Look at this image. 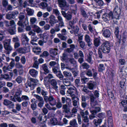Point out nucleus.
<instances>
[{
    "label": "nucleus",
    "mask_w": 127,
    "mask_h": 127,
    "mask_svg": "<svg viewBox=\"0 0 127 127\" xmlns=\"http://www.w3.org/2000/svg\"><path fill=\"white\" fill-rule=\"evenodd\" d=\"M102 52L105 53H108L111 49L110 44L109 41H105L103 42L100 47Z\"/></svg>",
    "instance_id": "obj_1"
},
{
    "label": "nucleus",
    "mask_w": 127,
    "mask_h": 127,
    "mask_svg": "<svg viewBox=\"0 0 127 127\" xmlns=\"http://www.w3.org/2000/svg\"><path fill=\"white\" fill-rule=\"evenodd\" d=\"M58 2L59 6L62 10L66 11L69 9V5L66 0H58Z\"/></svg>",
    "instance_id": "obj_2"
},
{
    "label": "nucleus",
    "mask_w": 127,
    "mask_h": 127,
    "mask_svg": "<svg viewBox=\"0 0 127 127\" xmlns=\"http://www.w3.org/2000/svg\"><path fill=\"white\" fill-rule=\"evenodd\" d=\"M102 18L104 21L108 22L110 20L115 18L113 12L110 11L108 13L104 14L102 15Z\"/></svg>",
    "instance_id": "obj_3"
},
{
    "label": "nucleus",
    "mask_w": 127,
    "mask_h": 127,
    "mask_svg": "<svg viewBox=\"0 0 127 127\" xmlns=\"http://www.w3.org/2000/svg\"><path fill=\"white\" fill-rule=\"evenodd\" d=\"M114 18L117 19H119V17L121 13L120 7L117 5H116L114 10Z\"/></svg>",
    "instance_id": "obj_4"
},
{
    "label": "nucleus",
    "mask_w": 127,
    "mask_h": 127,
    "mask_svg": "<svg viewBox=\"0 0 127 127\" xmlns=\"http://www.w3.org/2000/svg\"><path fill=\"white\" fill-rule=\"evenodd\" d=\"M67 94L70 95L72 97L75 96V94L76 95H78V93L76 88L74 87H70L68 88V90L67 91Z\"/></svg>",
    "instance_id": "obj_5"
},
{
    "label": "nucleus",
    "mask_w": 127,
    "mask_h": 127,
    "mask_svg": "<svg viewBox=\"0 0 127 127\" xmlns=\"http://www.w3.org/2000/svg\"><path fill=\"white\" fill-rule=\"evenodd\" d=\"M90 104L92 108H95V106L97 104V102L95 100V97L92 94L90 97Z\"/></svg>",
    "instance_id": "obj_6"
},
{
    "label": "nucleus",
    "mask_w": 127,
    "mask_h": 127,
    "mask_svg": "<svg viewBox=\"0 0 127 127\" xmlns=\"http://www.w3.org/2000/svg\"><path fill=\"white\" fill-rule=\"evenodd\" d=\"M103 36L106 38L109 37L111 35V32L110 30L103 28L102 31Z\"/></svg>",
    "instance_id": "obj_7"
},
{
    "label": "nucleus",
    "mask_w": 127,
    "mask_h": 127,
    "mask_svg": "<svg viewBox=\"0 0 127 127\" xmlns=\"http://www.w3.org/2000/svg\"><path fill=\"white\" fill-rule=\"evenodd\" d=\"M50 83L53 89L55 91L58 90V87L57 86L58 83L56 80L55 79H52L50 80Z\"/></svg>",
    "instance_id": "obj_8"
},
{
    "label": "nucleus",
    "mask_w": 127,
    "mask_h": 127,
    "mask_svg": "<svg viewBox=\"0 0 127 127\" xmlns=\"http://www.w3.org/2000/svg\"><path fill=\"white\" fill-rule=\"evenodd\" d=\"M72 30L70 31V32L71 34H74L75 35L77 36L78 34L79 29L77 26H72Z\"/></svg>",
    "instance_id": "obj_9"
},
{
    "label": "nucleus",
    "mask_w": 127,
    "mask_h": 127,
    "mask_svg": "<svg viewBox=\"0 0 127 127\" xmlns=\"http://www.w3.org/2000/svg\"><path fill=\"white\" fill-rule=\"evenodd\" d=\"M17 100L19 102H20L22 101H26L29 100V97L27 96L23 95L21 97H19L16 98Z\"/></svg>",
    "instance_id": "obj_10"
},
{
    "label": "nucleus",
    "mask_w": 127,
    "mask_h": 127,
    "mask_svg": "<svg viewBox=\"0 0 127 127\" xmlns=\"http://www.w3.org/2000/svg\"><path fill=\"white\" fill-rule=\"evenodd\" d=\"M65 11H62L61 13L63 16L68 20H70L72 18V15L70 14H67L65 12Z\"/></svg>",
    "instance_id": "obj_11"
},
{
    "label": "nucleus",
    "mask_w": 127,
    "mask_h": 127,
    "mask_svg": "<svg viewBox=\"0 0 127 127\" xmlns=\"http://www.w3.org/2000/svg\"><path fill=\"white\" fill-rule=\"evenodd\" d=\"M29 73L32 77L36 78L38 74V72L36 70L32 69L29 70Z\"/></svg>",
    "instance_id": "obj_12"
},
{
    "label": "nucleus",
    "mask_w": 127,
    "mask_h": 127,
    "mask_svg": "<svg viewBox=\"0 0 127 127\" xmlns=\"http://www.w3.org/2000/svg\"><path fill=\"white\" fill-rule=\"evenodd\" d=\"M48 102L52 106H54L56 104V101L52 96L50 95L49 96Z\"/></svg>",
    "instance_id": "obj_13"
},
{
    "label": "nucleus",
    "mask_w": 127,
    "mask_h": 127,
    "mask_svg": "<svg viewBox=\"0 0 127 127\" xmlns=\"http://www.w3.org/2000/svg\"><path fill=\"white\" fill-rule=\"evenodd\" d=\"M55 17L53 15H51L49 17V23L51 26H53L55 23Z\"/></svg>",
    "instance_id": "obj_14"
},
{
    "label": "nucleus",
    "mask_w": 127,
    "mask_h": 127,
    "mask_svg": "<svg viewBox=\"0 0 127 127\" xmlns=\"http://www.w3.org/2000/svg\"><path fill=\"white\" fill-rule=\"evenodd\" d=\"M32 28H33V31L37 33H41L42 32V31L40 28L36 25H34L33 26Z\"/></svg>",
    "instance_id": "obj_15"
},
{
    "label": "nucleus",
    "mask_w": 127,
    "mask_h": 127,
    "mask_svg": "<svg viewBox=\"0 0 127 127\" xmlns=\"http://www.w3.org/2000/svg\"><path fill=\"white\" fill-rule=\"evenodd\" d=\"M73 105L75 107H78V102L79 98L73 96L72 97Z\"/></svg>",
    "instance_id": "obj_16"
},
{
    "label": "nucleus",
    "mask_w": 127,
    "mask_h": 127,
    "mask_svg": "<svg viewBox=\"0 0 127 127\" xmlns=\"http://www.w3.org/2000/svg\"><path fill=\"white\" fill-rule=\"evenodd\" d=\"M96 85L95 82L90 81L87 84L88 88L90 90H92L95 87Z\"/></svg>",
    "instance_id": "obj_17"
},
{
    "label": "nucleus",
    "mask_w": 127,
    "mask_h": 127,
    "mask_svg": "<svg viewBox=\"0 0 127 127\" xmlns=\"http://www.w3.org/2000/svg\"><path fill=\"white\" fill-rule=\"evenodd\" d=\"M66 68L71 71L73 73L74 76L75 77L77 76L78 74V72L74 70V68H71V66H68L66 67Z\"/></svg>",
    "instance_id": "obj_18"
},
{
    "label": "nucleus",
    "mask_w": 127,
    "mask_h": 127,
    "mask_svg": "<svg viewBox=\"0 0 127 127\" xmlns=\"http://www.w3.org/2000/svg\"><path fill=\"white\" fill-rule=\"evenodd\" d=\"M94 45L97 47L100 45L101 42L100 39L98 38H95L93 40Z\"/></svg>",
    "instance_id": "obj_19"
},
{
    "label": "nucleus",
    "mask_w": 127,
    "mask_h": 127,
    "mask_svg": "<svg viewBox=\"0 0 127 127\" xmlns=\"http://www.w3.org/2000/svg\"><path fill=\"white\" fill-rule=\"evenodd\" d=\"M66 89V88L64 85H61L59 89L60 93L63 95H64L65 94Z\"/></svg>",
    "instance_id": "obj_20"
},
{
    "label": "nucleus",
    "mask_w": 127,
    "mask_h": 127,
    "mask_svg": "<svg viewBox=\"0 0 127 127\" xmlns=\"http://www.w3.org/2000/svg\"><path fill=\"white\" fill-rule=\"evenodd\" d=\"M58 50L56 48H50V49L49 52L50 54L54 56H56L58 54Z\"/></svg>",
    "instance_id": "obj_21"
},
{
    "label": "nucleus",
    "mask_w": 127,
    "mask_h": 127,
    "mask_svg": "<svg viewBox=\"0 0 127 127\" xmlns=\"http://www.w3.org/2000/svg\"><path fill=\"white\" fill-rule=\"evenodd\" d=\"M42 67L44 70V74H46L49 73L50 71L49 70L48 67L46 64H43L42 66Z\"/></svg>",
    "instance_id": "obj_22"
},
{
    "label": "nucleus",
    "mask_w": 127,
    "mask_h": 127,
    "mask_svg": "<svg viewBox=\"0 0 127 127\" xmlns=\"http://www.w3.org/2000/svg\"><path fill=\"white\" fill-rule=\"evenodd\" d=\"M69 124L73 127H78V124L75 119L71 120L69 122Z\"/></svg>",
    "instance_id": "obj_23"
},
{
    "label": "nucleus",
    "mask_w": 127,
    "mask_h": 127,
    "mask_svg": "<svg viewBox=\"0 0 127 127\" xmlns=\"http://www.w3.org/2000/svg\"><path fill=\"white\" fill-rule=\"evenodd\" d=\"M8 32L11 35L16 34V28L15 27H13L8 29Z\"/></svg>",
    "instance_id": "obj_24"
},
{
    "label": "nucleus",
    "mask_w": 127,
    "mask_h": 127,
    "mask_svg": "<svg viewBox=\"0 0 127 127\" xmlns=\"http://www.w3.org/2000/svg\"><path fill=\"white\" fill-rule=\"evenodd\" d=\"M36 85L34 84L31 83V82H29L28 81L27 83L25 84V86L27 88H28L29 87H30L32 90L34 89Z\"/></svg>",
    "instance_id": "obj_25"
},
{
    "label": "nucleus",
    "mask_w": 127,
    "mask_h": 127,
    "mask_svg": "<svg viewBox=\"0 0 127 127\" xmlns=\"http://www.w3.org/2000/svg\"><path fill=\"white\" fill-rule=\"evenodd\" d=\"M119 27H117L115 28L114 33L117 38L118 39L120 40L121 39V36H119Z\"/></svg>",
    "instance_id": "obj_26"
},
{
    "label": "nucleus",
    "mask_w": 127,
    "mask_h": 127,
    "mask_svg": "<svg viewBox=\"0 0 127 127\" xmlns=\"http://www.w3.org/2000/svg\"><path fill=\"white\" fill-rule=\"evenodd\" d=\"M41 48L38 47H34L33 48V51L36 54H38L41 52Z\"/></svg>",
    "instance_id": "obj_27"
},
{
    "label": "nucleus",
    "mask_w": 127,
    "mask_h": 127,
    "mask_svg": "<svg viewBox=\"0 0 127 127\" xmlns=\"http://www.w3.org/2000/svg\"><path fill=\"white\" fill-rule=\"evenodd\" d=\"M102 120L101 119H94L93 121V123L95 125L97 126L99 125L102 122Z\"/></svg>",
    "instance_id": "obj_28"
},
{
    "label": "nucleus",
    "mask_w": 127,
    "mask_h": 127,
    "mask_svg": "<svg viewBox=\"0 0 127 127\" xmlns=\"http://www.w3.org/2000/svg\"><path fill=\"white\" fill-rule=\"evenodd\" d=\"M28 15L29 16L33 15L34 12V10L29 8H27L26 10Z\"/></svg>",
    "instance_id": "obj_29"
},
{
    "label": "nucleus",
    "mask_w": 127,
    "mask_h": 127,
    "mask_svg": "<svg viewBox=\"0 0 127 127\" xmlns=\"http://www.w3.org/2000/svg\"><path fill=\"white\" fill-rule=\"evenodd\" d=\"M80 11L81 14L83 17L86 18L88 17V16L87 13V12L84 9L81 8H80Z\"/></svg>",
    "instance_id": "obj_30"
},
{
    "label": "nucleus",
    "mask_w": 127,
    "mask_h": 127,
    "mask_svg": "<svg viewBox=\"0 0 127 127\" xmlns=\"http://www.w3.org/2000/svg\"><path fill=\"white\" fill-rule=\"evenodd\" d=\"M45 106L48 110H50L55 111L57 109V108L55 107H52L48 103H46Z\"/></svg>",
    "instance_id": "obj_31"
},
{
    "label": "nucleus",
    "mask_w": 127,
    "mask_h": 127,
    "mask_svg": "<svg viewBox=\"0 0 127 127\" xmlns=\"http://www.w3.org/2000/svg\"><path fill=\"white\" fill-rule=\"evenodd\" d=\"M1 75L2 78L7 81H10L11 79V78L8 74H1Z\"/></svg>",
    "instance_id": "obj_32"
},
{
    "label": "nucleus",
    "mask_w": 127,
    "mask_h": 127,
    "mask_svg": "<svg viewBox=\"0 0 127 127\" xmlns=\"http://www.w3.org/2000/svg\"><path fill=\"white\" fill-rule=\"evenodd\" d=\"M64 26V25H63L59 24H56L54 27V29L56 32H57L60 31V28H62Z\"/></svg>",
    "instance_id": "obj_33"
},
{
    "label": "nucleus",
    "mask_w": 127,
    "mask_h": 127,
    "mask_svg": "<svg viewBox=\"0 0 127 127\" xmlns=\"http://www.w3.org/2000/svg\"><path fill=\"white\" fill-rule=\"evenodd\" d=\"M59 24L64 25L62 17L61 15H58L57 17Z\"/></svg>",
    "instance_id": "obj_34"
},
{
    "label": "nucleus",
    "mask_w": 127,
    "mask_h": 127,
    "mask_svg": "<svg viewBox=\"0 0 127 127\" xmlns=\"http://www.w3.org/2000/svg\"><path fill=\"white\" fill-rule=\"evenodd\" d=\"M28 79L30 81V82H31V83L35 84V83H38V81L37 79L33 78L30 77H28Z\"/></svg>",
    "instance_id": "obj_35"
},
{
    "label": "nucleus",
    "mask_w": 127,
    "mask_h": 127,
    "mask_svg": "<svg viewBox=\"0 0 127 127\" xmlns=\"http://www.w3.org/2000/svg\"><path fill=\"white\" fill-rule=\"evenodd\" d=\"M17 51L19 53L23 54L27 52L26 47H20L17 49Z\"/></svg>",
    "instance_id": "obj_36"
},
{
    "label": "nucleus",
    "mask_w": 127,
    "mask_h": 127,
    "mask_svg": "<svg viewBox=\"0 0 127 127\" xmlns=\"http://www.w3.org/2000/svg\"><path fill=\"white\" fill-rule=\"evenodd\" d=\"M82 91L86 93L87 94L90 96V97L91 95H92V94H93L92 93V92L89 90L87 87H83L82 90Z\"/></svg>",
    "instance_id": "obj_37"
},
{
    "label": "nucleus",
    "mask_w": 127,
    "mask_h": 127,
    "mask_svg": "<svg viewBox=\"0 0 127 127\" xmlns=\"http://www.w3.org/2000/svg\"><path fill=\"white\" fill-rule=\"evenodd\" d=\"M94 1L95 2L96 5L100 6H102L104 4V2L102 0H92Z\"/></svg>",
    "instance_id": "obj_38"
},
{
    "label": "nucleus",
    "mask_w": 127,
    "mask_h": 127,
    "mask_svg": "<svg viewBox=\"0 0 127 127\" xmlns=\"http://www.w3.org/2000/svg\"><path fill=\"white\" fill-rule=\"evenodd\" d=\"M68 60L70 63L73 65V66L74 67L77 66L76 62L73 58H69Z\"/></svg>",
    "instance_id": "obj_39"
},
{
    "label": "nucleus",
    "mask_w": 127,
    "mask_h": 127,
    "mask_svg": "<svg viewBox=\"0 0 127 127\" xmlns=\"http://www.w3.org/2000/svg\"><path fill=\"white\" fill-rule=\"evenodd\" d=\"M77 20L78 19L76 17L75 18L73 19L72 21L69 22V24L70 26L71 27H72L73 25L76 23L77 21Z\"/></svg>",
    "instance_id": "obj_40"
},
{
    "label": "nucleus",
    "mask_w": 127,
    "mask_h": 127,
    "mask_svg": "<svg viewBox=\"0 0 127 127\" xmlns=\"http://www.w3.org/2000/svg\"><path fill=\"white\" fill-rule=\"evenodd\" d=\"M40 7L43 9H45L47 7L48 4L46 2H42L40 3Z\"/></svg>",
    "instance_id": "obj_41"
},
{
    "label": "nucleus",
    "mask_w": 127,
    "mask_h": 127,
    "mask_svg": "<svg viewBox=\"0 0 127 127\" xmlns=\"http://www.w3.org/2000/svg\"><path fill=\"white\" fill-rule=\"evenodd\" d=\"M11 40V39H5L3 42L4 46L10 45Z\"/></svg>",
    "instance_id": "obj_42"
},
{
    "label": "nucleus",
    "mask_w": 127,
    "mask_h": 127,
    "mask_svg": "<svg viewBox=\"0 0 127 127\" xmlns=\"http://www.w3.org/2000/svg\"><path fill=\"white\" fill-rule=\"evenodd\" d=\"M62 58L63 61H65L66 62H68V60L69 59L68 58L67 55L64 53L63 54L62 56Z\"/></svg>",
    "instance_id": "obj_43"
},
{
    "label": "nucleus",
    "mask_w": 127,
    "mask_h": 127,
    "mask_svg": "<svg viewBox=\"0 0 127 127\" xmlns=\"http://www.w3.org/2000/svg\"><path fill=\"white\" fill-rule=\"evenodd\" d=\"M22 91L19 89H17L16 92L15 93V95H14V96L16 98L17 97H20V95L22 94Z\"/></svg>",
    "instance_id": "obj_44"
},
{
    "label": "nucleus",
    "mask_w": 127,
    "mask_h": 127,
    "mask_svg": "<svg viewBox=\"0 0 127 127\" xmlns=\"http://www.w3.org/2000/svg\"><path fill=\"white\" fill-rule=\"evenodd\" d=\"M97 117L99 118V119H101L102 120L105 117V114L104 112L99 113L98 114Z\"/></svg>",
    "instance_id": "obj_45"
},
{
    "label": "nucleus",
    "mask_w": 127,
    "mask_h": 127,
    "mask_svg": "<svg viewBox=\"0 0 127 127\" xmlns=\"http://www.w3.org/2000/svg\"><path fill=\"white\" fill-rule=\"evenodd\" d=\"M105 69V67L103 64H99L98 68V70L99 72H102Z\"/></svg>",
    "instance_id": "obj_46"
},
{
    "label": "nucleus",
    "mask_w": 127,
    "mask_h": 127,
    "mask_svg": "<svg viewBox=\"0 0 127 127\" xmlns=\"http://www.w3.org/2000/svg\"><path fill=\"white\" fill-rule=\"evenodd\" d=\"M56 74V76L58 77L61 80H63L64 76L60 71H59Z\"/></svg>",
    "instance_id": "obj_47"
},
{
    "label": "nucleus",
    "mask_w": 127,
    "mask_h": 127,
    "mask_svg": "<svg viewBox=\"0 0 127 127\" xmlns=\"http://www.w3.org/2000/svg\"><path fill=\"white\" fill-rule=\"evenodd\" d=\"M81 66L83 69H87L89 68L90 66L87 63H83Z\"/></svg>",
    "instance_id": "obj_48"
},
{
    "label": "nucleus",
    "mask_w": 127,
    "mask_h": 127,
    "mask_svg": "<svg viewBox=\"0 0 127 127\" xmlns=\"http://www.w3.org/2000/svg\"><path fill=\"white\" fill-rule=\"evenodd\" d=\"M80 79H76L75 81V84L76 87H79L80 86Z\"/></svg>",
    "instance_id": "obj_49"
},
{
    "label": "nucleus",
    "mask_w": 127,
    "mask_h": 127,
    "mask_svg": "<svg viewBox=\"0 0 127 127\" xmlns=\"http://www.w3.org/2000/svg\"><path fill=\"white\" fill-rule=\"evenodd\" d=\"M47 41V38L44 39V38H43V40H39L38 42V44L41 46H43V45L44 43H46Z\"/></svg>",
    "instance_id": "obj_50"
},
{
    "label": "nucleus",
    "mask_w": 127,
    "mask_h": 127,
    "mask_svg": "<svg viewBox=\"0 0 127 127\" xmlns=\"http://www.w3.org/2000/svg\"><path fill=\"white\" fill-rule=\"evenodd\" d=\"M63 73L64 76L65 77L69 78L72 76V74L71 73L67 71H64L63 72Z\"/></svg>",
    "instance_id": "obj_51"
},
{
    "label": "nucleus",
    "mask_w": 127,
    "mask_h": 127,
    "mask_svg": "<svg viewBox=\"0 0 127 127\" xmlns=\"http://www.w3.org/2000/svg\"><path fill=\"white\" fill-rule=\"evenodd\" d=\"M59 68L58 65L57 66H54L53 67L52 70L53 72L55 74H57L59 71H60L59 70Z\"/></svg>",
    "instance_id": "obj_52"
},
{
    "label": "nucleus",
    "mask_w": 127,
    "mask_h": 127,
    "mask_svg": "<svg viewBox=\"0 0 127 127\" xmlns=\"http://www.w3.org/2000/svg\"><path fill=\"white\" fill-rule=\"evenodd\" d=\"M11 13L13 19L16 18V17L19 14V12L15 10L11 12Z\"/></svg>",
    "instance_id": "obj_53"
},
{
    "label": "nucleus",
    "mask_w": 127,
    "mask_h": 127,
    "mask_svg": "<svg viewBox=\"0 0 127 127\" xmlns=\"http://www.w3.org/2000/svg\"><path fill=\"white\" fill-rule=\"evenodd\" d=\"M1 58L3 60H6L7 62H9L10 60L9 58L8 57H6L5 54H2Z\"/></svg>",
    "instance_id": "obj_54"
},
{
    "label": "nucleus",
    "mask_w": 127,
    "mask_h": 127,
    "mask_svg": "<svg viewBox=\"0 0 127 127\" xmlns=\"http://www.w3.org/2000/svg\"><path fill=\"white\" fill-rule=\"evenodd\" d=\"M85 40L87 43H89L91 41L90 36L87 34H86L85 35Z\"/></svg>",
    "instance_id": "obj_55"
},
{
    "label": "nucleus",
    "mask_w": 127,
    "mask_h": 127,
    "mask_svg": "<svg viewBox=\"0 0 127 127\" xmlns=\"http://www.w3.org/2000/svg\"><path fill=\"white\" fill-rule=\"evenodd\" d=\"M54 78V77L53 75L52 74L49 73L47 76L45 77L44 80H46L47 79L49 80Z\"/></svg>",
    "instance_id": "obj_56"
},
{
    "label": "nucleus",
    "mask_w": 127,
    "mask_h": 127,
    "mask_svg": "<svg viewBox=\"0 0 127 127\" xmlns=\"http://www.w3.org/2000/svg\"><path fill=\"white\" fill-rule=\"evenodd\" d=\"M22 80V77L20 76H18L15 79V81L19 84L21 83Z\"/></svg>",
    "instance_id": "obj_57"
},
{
    "label": "nucleus",
    "mask_w": 127,
    "mask_h": 127,
    "mask_svg": "<svg viewBox=\"0 0 127 127\" xmlns=\"http://www.w3.org/2000/svg\"><path fill=\"white\" fill-rule=\"evenodd\" d=\"M25 18V16L23 12H21L19 14L18 18L19 20H23Z\"/></svg>",
    "instance_id": "obj_58"
},
{
    "label": "nucleus",
    "mask_w": 127,
    "mask_h": 127,
    "mask_svg": "<svg viewBox=\"0 0 127 127\" xmlns=\"http://www.w3.org/2000/svg\"><path fill=\"white\" fill-rule=\"evenodd\" d=\"M113 120L111 119H109L108 120V127H113Z\"/></svg>",
    "instance_id": "obj_59"
},
{
    "label": "nucleus",
    "mask_w": 127,
    "mask_h": 127,
    "mask_svg": "<svg viewBox=\"0 0 127 127\" xmlns=\"http://www.w3.org/2000/svg\"><path fill=\"white\" fill-rule=\"evenodd\" d=\"M50 123L51 124L53 125H56V124L57 121V119L55 118H54L50 119Z\"/></svg>",
    "instance_id": "obj_60"
},
{
    "label": "nucleus",
    "mask_w": 127,
    "mask_h": 127,
    "mask_svg": "<svg viewBox=\"0 0 127 127\" xmlns=\"http://www.w3.org/2000/svg\"><path fill=\"white\" fill-rule=\"evenodd\" d=\"M15 67L19 69L22 68H24V66L23 65L19 62H18L16 63Z\"/></svg>",
    "instance_id": "obj_61"
},
{
    "label": "nucleus",
    "mask_w": 127,
    "mask_h": 127,
    "mask_svg": "<svg viewBox=\"0 0 127 127\" xmlns=\"http://www.w3.org/2000/svg\"><path fill=\"white\" fill-rule=\"evenodd\" d=\"M21 62L22 64L24 65L26 63V59L25 57L24 56H22L20 59Z\"/></svg>",
    "instance_id": "obj_62"
},
{
    "label": "nucleus",
    "mask_w": 127,
    "mask_h": 127,
    "mask_svg": "<svg viewBox=\"0 0 127 127\" xmlns=\"http://www.w3.org/2000/svg\"><path fill=\"white\" fill-rule=\"evenodd\" d=\"M51 27V25L49 24H46L43 27L44 30L45 31H47L49 30Z\"/></svg>",
    "instance_id": "obj_63"
},
{
    "label": "nucleus",
    "mask_w": 127,
    "mask_h": 127,
    "mask_svg": "<svg viewBox=\"0 0 127 127\" xmlns=\"http://www.w3.org/2000/svg\"><path fill=\"white\" fill-rule=\"evenodd\" d=\"M2 3L3 6L5 8H6L8 5V1L6 0H3Z\"/></svg>",
    "instance_id": "obj_64"
}]
</instances>
